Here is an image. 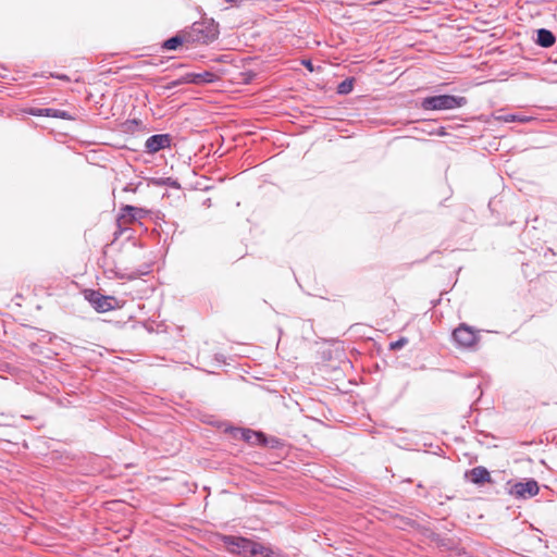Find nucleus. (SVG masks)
I'll return each mask as SVG.
<instances>
[{
    "instance_id": "nucleus-1",
    "label": "nucleus",
    "mask_w": 557,
    "mask_h": 557,
    "mask_svg": "<svg viewBox=\"0 0 557 557\" xmlns=\"http://www.w3.org/2000/svg\"><path fill=\"white\" fill-rule=\"evenodd\" d=\"M225 546L228 554L237 557H287L280 548L271 545H263L249 537L242 535H228L219 533L216 535Z\"/></svg>"
},
{
    "instance_id": "nucleus-2",
    "label": "nucleus",
    "mask_w": 557,
    "mask_h": 557,
    "mask_svg": "<svg viewBox=\"0 0 557 557\" xmlns=\"http://www.w3.org/2000/svg\"><path fill=\"white\" fill-rule=\"evenodd\" d=\"M188 45H210L218 39L219 24L213 18H203L185 28Z\"/></svg>"
},
{
    "instance_id": "nucleus-3",
    "label": "nucleus",
    "mask_w": 557,
    "mask_h": 557,
    "mask_svg": "<svg viewBox=\"0 0 557 557\" xmlns=\"http://www.w3.org/2000/svg\"><path fill=\"white\" fill-rule=\"evenodd\" d=\"M467 103L463 96L441 94L422 98L420 108L424 111H445L465 107Z\"/></svg>"
},
{
    "instance_id": "nucleus-4",
    "label": "nucleus",
    "mask_w": 557,
    "mask_h": 557,
    "mask_svg": "<svg viewBox=\"0 0 557 557\" xmlns=\"http://www.w3.org/2000/svg\"><path fill=\"white\" fill-rule=\"evenodd\" d=\"M508 493L516 499H530L536 496L540 492L539 482L533 478H527L522 481L507 482Z\"/></svg>"
},
{
    "instance_id": "nucleus-5",
    "label": "nucleus",
    "mask_w": 557,
    "mask_h": 557,
    "mask_svg": "<svg viewBox=\"0 0 557 557\" xmlns=\"http://www.w3.org/2000/svg\"><path fill=\"white\" fill-rule=\"evenodd\" d=\"M85 299L99 313H106L119 307V300L114 296L102 295L96 289H85Z\"/></svg>"
},
{
    "instance_id": "nucleus-6",
    "label": "nucleus",
    "mask_w": 557,
    "mask_h": 557,
    "mask_svg": "<svg viewBox=\"0 0 557 557\" xmlns=\"http://www.w3.org/2000/svg\"><path fill=\"white\" fill-rule=\"evenodd\" d=\"M453 339L461 348L473 349L479 343L480 336L472 326L461 323L454 330Z\"/></svg>"
},
{
    "instance_id": "nucleus-7",
    "label": "nucleus",
    "mask_w": 557,
    "mask_h": 557,
    "mask_svg": "<svg viewBox=\"0 0 557 557\" xmlns=\"http://www.w3.org/2000/svg\"><path fill=\"white\" fill-rule=\"evenodd\" d=\"M172 140L173 137L169 133L151 135L145 141V152L154 154L165 148H170Z\"/></svg>"
},
{
    "instance_id": "nucleus-8",
    "label": "nucleus",
    "mask_w": 557,
    "mask_h": 557,
    "mask_svg": "<svg viewBox=\"0 0 557 557\" xmlns=\"http://www.w3.org/2000/svg\"><path fill=\"white\" fill-rule=\"evenodd\" d=\"M149 211L145 208L132 206V205H123L120 208V212L116 216V221H123L125 224L132 222H139L140 220L148 215Z\"/></svg>"
},
{
    "instance_id": "nucleus-9",
    "label": "nucleus",
    "mask_w": 557,
    "mask_h": 557,
    "mask_svg": "<svg viewBox=\"0 0 557 557\" xmlns=\"http://www.w3.org/2000/svg\"><path fill=\"white\" fill-rule=\"evenodd\" d=\"M435 544L440 550L447 552L448 557H459L466 554L465 548L459 544V540L455 537L438 534Z\"/></svg>"
},
{
    "instance_id": "nucleus-10",
    "label": "nucleus",
    "mask_w": 557,
    "mask_h": 557,
    "mask_svg": "<svg viewBox=\"0 0 557 557\" xmlns=\"http://www.w3.org/2000/svg\"><path fill=\"white\" fill-rule=\"evenodd\" d=\"M26 112L33 116L54 117V119H61V120H65V121L75 120V116L72 115L69 111L54 109V108L30 107L26 110Z\"/></svg>"
},
{
    "instance_id": "nucleus-11",
    "label": "nucleus",
    "mask_w": 557,
    "mask_h": 557,
    "mask_svg": "<svg viewBox=\"0 0 557 557\" xmlns=\"http://www.w3.org/2000/svg\"><path fill=\"white\" fill-rule=\"evenodd\" d=\"M465 478L472 484H475L479 486H482L485 483L492 482V476H491L490 471L483 466H478V467H474V468L466 471Z\"/></svg>"
},
{
    "instance_id": "nucleus-12",
    "label": "nucleus",
    "mask_w": 557,
    "mask_h": 557,
    "mask_svg": "<svg viewBox=\"0 0 557 557\" xmlns=\"http://www.w3.org/2000/svg\"><path fill=\"white\" fill-rule=\"evenodd\" d=\"M184 44H188V38L185 28L176 33L174 36L163 40L160 49L162 51H176Z\"/></svg>"
},
{
    "instance_id": "nucleus-13",
    "label": "nucleus",
    "mask_w": 557,
    "mask_h": 557,
    "mask_svg": "<svg viewBox=\"0 0 557 557\" xmlns=\"http://www.w3.org/2000/svg\"><path fill=\"white\" fill-rule=\"evenodd\" d=\"M225 432L230 433L234 438H237V435L239 434L240 440L251 445L255 437L263 436L262 431H255L247 428L228 426Z\"/></svg>"
},
{
    "instance_id": "nucleus-14",
    "label": "nucleus",
    "mask_w": 557,
    "mask_h": 557,
    "mask_svg": "<svg viewBox=\"0 0 557 557\" xmlns=\"http://www.w3.org/2000/svg\"><path fill=\"white\" fill-rule=\"evenodd\" d=\"M186 78L188 81V84L202 85L216 82L219 79V76L214 72L203 71L200 73H186Z\"/></svg>"
},
{
    "instance_id": "nucleus-15",
    "label": "nucleus",
    "mask_w": 557,
    "mask_h": 557,
    "mask_svg": "<svg viewBox=\"0 0 557 557\" xmlns=\"http://www.w3.org/2000/svg\"><path fill=\"white\" fill-rule=\"evenodd\" d=\"M534 42L542 48H549L555 45L556 36L547 28H539L535 32Z\"/></svg>"
},
{
    "instance_id": "nucleus-16",
    "label": "nucleus",
    "mask_w": 557,
    "mask_h": 557,
    "mask_svg": "<svg viewBox=\"0 0 557 557\" xmlns=\"http://www.w3.org/2000/svg\"><path fill=\"white\" fill-rule=\"evenodd\" d=\"M393 521L395 523V527L403 531L416 530V528H419L418 521L398 513L393 516Z\"/></svg>"
},
{
    "instance_id": "nucleus-17",
    "label": "nucleus",
    "mask_w": 557,
    "mask_h": 557,
    "mask_svg": "<svg viewBox=\"0 0 557 557\" xmlns=\"http://www.w3.org/2000/svg\"><path fill=\"white\" fill-rule=\"evenodd\" d=\"M148 184L153 186H168L174 189H180L181 184L176 178L173 177H150L148 178Z\"/></svg>"
},
{
    "instance_id": "nucleus-18",
    "label": "nucleus",
    "mask_w": 557,
    "mask_h": 557,
    "mask_svg": "<svg viewBox=\"0 0 557 557\" xmlns=\"http://www.w3.org/2000/svg\"><path fill=\"white\" fill-rule=\"evenodd\" d=\"M150 268H151L150 264H145L143 267V269L131 271L129 273H125V274L116 273V276L119 278H126L128 281H133V280L139 278L140 276H144V275H147L148 273H150V271H151Z\"/></svg>"
},
{
    "instance_id": "nucleus-19",
    "label": "nucleus",
    "mask_w": 557,
    "mask_h": 557,
    "mask_svg": "<svg viewBox=\"0 0 557 557\" xmlns=\"http://www.w3.org/2000/svg\"><path fill=\"white\" fill-rule=\"evenodd\" d=\"M354 85L355 77H347L337 85L336 92L338 95L346 96L352 91Z\"/></svg>"
},
{
    "instance_id": "nucleus-20",
    "label": "nucleus",
    "mask_w": 557,
    "mask_h": 557,
    "mask_svg": "<svg viewBox=\"0 0 557 557\" xmlns=\"http://www.w3.org/2000/svg\"><path fill=\"white\" fill-rule=\"evenodd\" d=\"M34 77H44V78H57L63 82H71V78L66 74H61L57 72H41L35 73Z\"/></svg>"
},
{
    "instance_id": "nucleus-21",
    "label": "nucleus",
    "mask_w": 557,
    "mask_h": 557,
    "mask_svg": "<svg viewBox=\"0 0 557 557\" xmlns=\"http://www.w3.org/2000/svg\"><path fill=\"white\" fill-rule=\"evenodd\" d=\"M420 534L429 539L431 542L435 543L440 533L434 532L430 527L422 525L419 523V528H416Z\"/></svg>"
},
{
    "instance_id": "nucleus-22",
    "label": "nucleus",
    "mask_w": 557,
    "mask_h": 557,
    "mask_svg": "<svg viewBox=\"0 0 557 557\" xmlns=\"http://www.w3.org/2000/svg\"><path fill=\"white\" fill-rule=\"evenodd\" d=\"M188 84V81L186 78V74L178 77L177 79H173L169 82L166 85L163 86V89L165 90H172L181 85Z\"/></svg>"
},
{
    "instance_id": "nucleus-23",
    "label": "nucleus",
    "mask_w": 557,
    "mask_h": 557,
    "mask_svg": "<svg viewBox=\"0 0 557 557\" xmlns=\"http://www.w3.org/2000/svg\"><path fill=\"white\" fill-rule=\"evenodd\" d=\"M264 443H265L264 447H270L273 449H280L285 445L284 441L276 436H269L268 441H265Z\"/></svg>"
},
{
    "instance_id": "nucleus-24",
    "label": "nucleus",
    "mask_w": 557,
    "mask_h": 557,
    "mask_svg": "<svg viewBox=\"0 0 557 557\" xmlns=\"http://www.w3.org/2000/svg\"><path fill=\"white\" fill-rule=\"evenodd\" d=\"M530 120L529 116H525V115H520V114H507L506 116H504V121L505 122H520V123H525Z\"/></svg>"
},
{
    "instance_id": "nucleus-25",
    "label": "nucleus",
    "mask_w": 557,
    "mask_h": 557,
    "mask_svg": "<svg viewBox=\"0 0 557 557\" xmlns=\"http://www.w3.org/2000/svg\"><path fill=\"white\" fill-rule=\"evenodd\" d=\"M407 343H408V338L399 337L397 341L389 343V349L398 350V349L403 348Z\"/></svg>"
},
{
    "instance_id": "nucleus-26",
    "label": "nucleus",
    "mask_w": 557,
    "mask_h": 557,
    "mask_svg": "<svg viewBox=\"0 0 557 557\" xmlns=\"http://www.w3.org/2000/svg\"><path fill=\"white\" fill-rule=\"evenodd\" d=\"M117 230L114 232V240H116L124 232L128 231V227L123 221H116Z\"/></svg>"
},
{
    "instance_id": "nucleus-27",
    "label": "nucleus",
    "mask_w": 557,
    "mask_h": 557,
    "mask_svg": "<svg viewBox=\"0 0 557 557\" xmlns=\"http://www.w3.org/2000/svg\"><path fill=\"white\" fill-rule=\"evenodd\" d=\"M140 184H141L140 182L137 183V184L132 183V182L127 183L125 185V187L123 188V190L126 191V193H136Z\"/></svg>"
},
{
    "instance_id": "nucleus-28",
    "label": "nucleus",
    "mask_w": 557,
    "mask_h": 557,
    "mask_svg": "<svg viewBox=\"0 0 557 557\" xmlns=\"http://www.w3.org/2000/svg\"><path fill=\"white\" fill-rule=\"evenodd\" d=\"M268 435L263 432V436L255 437L252 445L265 446V441H268Z\"/></svg>"
},
{
    "instance_id": "nucleus-29",
    "label": "nucleus",
    "mask_w": 557,
    "mask_h": 557,
    "mask_svg": "<svg viewBox=\"0 0 557 557\" xmlns=\"http://www.w3.org/2000/svg\"><path fill=\"white\" fill-rule=\"evenodd\" d=\"M301 64L309 71V72H313L314 71V65H313V62L310 60V59H304L301 61Z\"/></svg>"
},
{
    "instance_id": "nucleus-30",
    "label": "nucleus",
    "mask_w": 557,
    "mask_h": 557,
    "mask_svg": "<svg viewBox=\"0 0 557 557\" xmlns=\"http://www.w3.org/2000/svg\"><path fill=\"white\" fill-rule=\"evenodd\" d=\"M243 75L245 76V78H244L245 83L252 82V79L257 76V74L252 71H247V72L243 73Z\"/></svg>"
},
{
    "instance_id": "nucleus-31",
    "label": "nucleus",
    "mask_w": 557,
    "mask_h": 557,
    "mask_svg": "<svg viewBox=\"0 0 557 557\" xmlns=\"http://www.w3.org/2000/svg\"><path fill=\"white\" fill-rule=\"evenodd\" d=\"M225 359H226V358H225V356H224V355H222V354H215V355H214V360H216V361H218V362H220V363H224V362H225Z\"/></svg>"
},
{
    "instance_id": "nucleus-32",
    "label": "nucleus",
    "mask_w": 557,
    "mask_h": 557,
    "mask_svg": "<svg viewBox=\"0 0 557 557\" xmlns=\"http://www.w3.org/2000/svg\"><path fill=\"white\" fill-rule=\"evenodd\" d=\"M436 134H437V135H440V136L445 135V134H446V132H445V127H444V126H441V127L438 128V131H437V133H436Z\"/></svg>"
},
{
    "instance_id": "nucleus-33",
    "label": "nucleus",
    "mask_w": 557,
    "mask_h": 557,
    "mask_svg": "<svg viewBox=\"0 0 557 557\" xmlns=\"http://www.w3.org/2000/svg\"><path fill=\"white\" fill-rule=\"evenodd\" d=\"M244 0H226V2L236 4V5H239Z\"/></svg>"
},
{
    "instance_id": "nucleus-34",
    "label": "nucleus",
    "mask_w": 557,
    "mask_h": 557,
    "mask_svg": "<svg viewBox=\"0 0 557 557\" xmlns=\"http://www.w3.org/2000/svg\"><path fill=\"white\" fill-rule=\"evenodd\" d=\"M226 58H227V55L223 54V55H220L219 58H216V61H219V62H225V61H226Z\"/></svg>"
},
{
    "instance_id": "nucleus-35",
    "label": "nucleus",
    "mask_w": 557,
    "mask_h": 557,
    "mask_svg": "<svg viewBox=\"0 0 557 557\" xmlns=\"http://www.w3.org/2000/svg\"><path fill=\"white\" fill-rule=\"evenodd\" d=\"M210 203H211V199L210 198L206 199L205 202H203V205H206V206H210Z\"/></svg>"
},
{
    "instance_id": "nucleus-36",
    "label": "nucleus",
    "mask_w": 557,
    "mask_h": 557,
    "mask_svg": "<svg viewBox=\"0 0 557 557\" xmlns=\"http://www.w3.org/2000/svg\"><path fill=\"white\" fill-rule=\"evenodd\" d=\"M0 77L1 78H7V75L2 74V72H0Z\"/></svg>"
},
{
    "instance_id": "nucleus-37",
    "label": "nucleus",
    "mask_w": 557,
    "mask_h": 557,
    "mask_svg": "<svg viewBox=\"0 0 557 557\" xmlns=\"http://www.w3.org/2000/svg\"><path fill=\"white\" fill-rule=\"evenodd\" d=\"M547 251H549L552 255H554L552 248H547Z\"/></svg>"
},
{
    "instance_id": "nucleus-38",
    "label": "nucleus",
    "mask_w": 557,
    "mask_h": 557,
    "mask_svg": "<svg viewBox=\"0 0 557 557\" xmlns=\"http://www.w3.org/2000/svg\"><path fill=\"white\" fill-rule=\"evenodd\" d=\"M418 487H419V488H422V487H423L422 483H419V484H418Z\"/></svg>"
},
{
    "instance_id": "nucleus-39",
    "label": "nucleus",
    "mask_w": 557,
    "mask_h": 557,
    "mask_svg": "<svg viewBox=\"0 0 557 557\" xmlns=\"http://www.w3.org/2000/svg\"><path fill=\"white\" fill-rule=\"evenodd\" d=\"M0 67L3 69V70H7V67L2 64H0Z\"/></svg>"
}]
</instances>
